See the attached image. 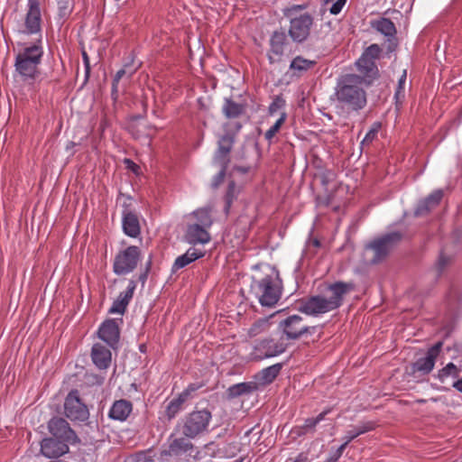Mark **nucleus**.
<instances>
[{
    "label": "nucleus",
    "instance_id": "nucleus-1",
    "mask_svg": "<svg viewBox=\"0 0 462 462\" xmlns=\"http://www.w3.org/2000/svg\"><path fill=\"white\" fill-rule=\"evenodd\" d=\"M365 79L357 74L341 76L336 84L332 100L337 109L347 116L357 115L367 105Z\"/></svg>",
    "mask_w": 462,
    "mask_h": 462
},
{
    "label": "nucleus",
    "instance_id": "nucleus-2",
    "mask_svg": "<svg viewBox=\"0 0 462 462\" xmlns=\"http://www.w3.org/2000/svg\"><path fill=\"white\" fill-rule=\"evenodd\" d=\"M44 54L42 38L24 45L15 56L14 70L23 82L32 84L40 76V65Z\"/></svg>",
    "mask_w": 462,
    "mask_h": 462
},
{
    "label": "nucleus",
    "instance_id": "nucleus-3",
    "mask_svg": "<svg viewBox=\"0 0 462 462\" xmlns=\"http://www.w3.org/2000/svg\"><path fill=\"white\" fill-rule=\"evenodd\" d=\"M282 281L275 268H270L269 273L260 278L254 277L250 285V294L263 307H274L282 293Z\"/></svg>",
    "mask_w": 462,
    "mask_h": 462
},
{
    "label": "nucleus",
    "instance_id": "nucleus-4",
    "mask_svg": "<svg viewBox=\"0 0 462 462\" xmlns=\"http://www.w3.org/2000/svg\"><path fill=\"white\" fill-rule=\"evenodd\" d=\"M192 438L176 431L174 427L167 439V447L160 452V462H189L199 453L197 447L192 443Z\"/></svg>",
    "mask_w": 462,
    "mask_h": 462
},
{
    "label": "nucleus",
    "instance_id": "nucleus-5",
    "mask_svg": "<svg viewBox=\"0 0 462 462\" xmlns=\"http://www.w3.org/2000/svg\"><path fill=\"white\" fill-rule=\"evenodd\" d=\"M212 418V412L207 408L193 410L178 421L176 431L194 439L200 438L209 431Z\"/></svg>",
    "mask_w": 462,
    "mask_h": 462
},
{
    "label": "nucleus",
    "instance_id": "nucleus-6",
    "mask_svg": "<svg viewBox=\"0 0 462 462\" xmlns=\"http://www.w3.org/2000/svg\"><path fill=\"white\" fill-rule=\"evenodd\" d=\"M42 0H28L26 13L17 24V32L24 35H39L42 38Z\"/></svg>",
    "mask_w": 462,
    "mask_h": 462
},
{
    "label": "nucleus",
    "instance_id": "nucleus-7",
    "mask_svg": "<svg viewBox=\"0 0 462 462\" xmlns=\"http://www.w3.org/2000/svg\"><path fill=\"white\" fill-rule=\"evenodd\" d=\"M141 249L136 245H129L120 250L115 256L113 272L116 275H125L135 270L141 260Z\"/></svg>",
    "mask_w": 462,
    "mask_h": 462
},
{
    "label": "nucleus",
    "instance_id": "nucleus-8",
    "mask_svg": "<svg viewBox=\"0 0 462 462\" xmlns=\"http://www.w3.org/2000/svg\"><path fill=\"white\" fill-rule=\"evenodd\" d=\"M278 329L288 340L299 339L304 334H313L321 328L316 326L309 327L303 322L300 315H291L279 322Z\"/></svg>",
    "mask_w": 462,
    "mask_h": 462
},
{
    "label": "nucleus",
    "instance_id": "nucleus-9",
    "mask_svg": "<svg viewBox=\"0 0 462 462\" xmlns=\"http://www.w3.org/2000/svg\"><path fill=\"white\" fill-rule=\"evenodd\" d=\"M402 234L400 232H391L369 243L366 245V249L371 250L374 253L371 262L373 263L382 262L402 241Z\"/></svg>",
    "mask_w": 462,
    "mask_h": 462
},
{
    "label": "nucleus",
    "instance_id": "nucleus-10",
    "mask_svg": "<svg viewBox=\"0 0 462 462\" xmlns=\"http://www.w3.org/2000/svg\"><path fill=\"white\" fill-rule=\"evenodd\" d=\"M442 345V342H437L427 350L425 356L420 357L415 362L411 363L407 369L408 374L415 378L429 374L435 366Z\"/></svg>",
    "mask_w": 462,
    "mask_h": 462
},
{
    "label": "nucleus",
    "instance_id": "nucleus-11",
    "mask_svg": "<svg viewBox=\"0 0 462 462\" xmlns=\"http://www.w3.org/2000/svg\"><path fill=\"white\" fill-rule=\"evenodd\" d=\"M286 349L287 344L284 343L282 338L265 337L254 344L251 355L254 360L260 361L279 356L284 353Z\"/></svg>",
    "mask_w": 462,
    "mask_h": 462
},
{
    "label": "nucleus",
    "instance_id": "nucleus-12",
    "mask_svg": "<svg viewBox=\"0 0 462 462\" xmlns=\"http://www.w3.org/2000/svg\"><path fill=\"white\" fill-rule=\"evenodd\" d=\"M64 414L72 421H86L89 417L87 405L79 397V392L71 390L64 401Z\"/></svg>",
    "mask_w": 462,
    "mask_h": 462
},
{
    "label": "nucleus",
    "instance_id": "nucleus-13",
    "mask_svg": "<svg viewBox=\"0 0 462 462\" xmlns=\"http://www.w3.org/2000/svg\"><path fill=\"white\" fill-rule=\"evenodd\" d=\"M313 25V17L309 13L301 14L291 19L289 36L296 43H302L308 40Z\"/></svg>",
    "mask_w": 462,
    "mask_h": 462
},
{
    "label": "nucleus",
    "instance_id": "nucleus-14",
    "mask_svg": "<svg viewBox=\"0 0 462 462\" xmlns=\"http://www.w3.org/2000/svg\"><path fill=\"white\" fill-rule=\"evenodd\" d=\"M270 49L267 53L271 64L282 60L286 47L290 44L287 34L284 31H274L269 40Z\"/></svg>",
    "mask_w": 462,
    "mask_h": 462
},
{
    "label": "nucleus",
    "instance_id": "nucleus-15",
    "mask_svg": "<svg viewBox=\"0 0 462 462\" xmlns=\"http://www.w3.org/2000/svg\"><path fill=\"white\" fill-rule=\"evenodd\" d=\"M298 310L301 313L310 316H318L332 310L327 298L319 295L301 300Z\"/></svg>",
    "mask_w": 462,
    "mask_h": 462
},
{
    "label": "nucleus",
    "instance_id": "nucleus-16",
    "mask_svg": "<svg viewBox=\"0 0 462 462\" xmlns=\"http://www.w3.org/2000/svg\"><path fill=\"white\" fill-rule=\"evenodd\" d=\"M98 337L111 348H116L120 337V329L115 319H106L99 327Z\"/></svg>",
    "mask_w": 462,
    "mask_h": 462
},
{
    "label": "nucleus",
    "instance_id": "nucleus-17",
    "mask_svg": "<svg viewBox=\"0 0 462 462\" xmlns=\"http://www.w3.org/2000/svg\"><path fill=\"white\" fill-rule=\"evenodd\" d=\"M69 440L57 438H46L41 442V452L46 457H59L69 452Z\"/></svg>",
    "mask_w": 462,
    "mask_h": 462
},
{
    "label": "nucleus",
    "instance_id": "nucleus-18",
    "mask_svg": "<svg viewBox=\"0 0 462 462\" xmlns=\"http://www.w3.org/2000/svg\"><path fill=\"white\" fill-rule=\"evenodd\" d=\"M328 289L331 295L327 300L330 309L334 310L342 305L344 296L355 289V284L353 282H336L330 284Z\"/></svg>",
    "mask_w": 462,
    "mask_h": 462
},
{
    "label": "nucleus",
    "instance_id": "nucleus-19",
    "mask_svg": "<svg viewBox=\"0 0 462 462\" xmlns=\"http://www.w3.org/2000/svg\"><path fill=\"white\" fill-rule=\"evenodd\" d=\"M48 429L51 435L63 440H73L77 438L68 421L61 417H54L50 420Z\"/></svg>",
    "mask_w": 462,
    "mask_h": 462
},
{
    "label": "nucleus",
    "instance_id": "nucleus-20",
    "mask_svg": "<svg viewBox=\"0 0 462 462\" xmlns=\"http://www.w3.org/2000/svg\"><path fill=\"white\" fill-rule=\"evenodd\" d=\"M332 411L331 408H327L323 411H321L319 414H318L316 417H310L304 420V422L302 425H297L294 426L291 433L296 437L300 438L308 434H314L316 432V427L317 425L325 420V417L330 413Z\"/></svg>",
    "mask_w": 462,
    "mask_h": 462
},
{
    "label": "nucleus",
    "instance_id": "nucleus-21",
    "mask_svg": "<svg viewBox=\"0 0 462 462\" xmlns=\"http://www.w3.org/2000/svg\"><path fill=\"white\" fill-rule=\"evenodd\" d=\"M109 346L101 343H96L91 348V359L94 365L100 370L107 369L112 361V353Z\"/></svg>",
    "mask_w": 462,
    "mask_h": 462
},
{
    "label": "nucleus",
    "instance_id": "nucleus-22",
    "mask_svg": "<svg viewBox=\"0 0 462 462\" xmlns=\"http://www.w3.org/2000/svg\"><path fill=\"white\" fill-rule=\"evenodd\" d=\"M122 227L124 233L130 237L136 238L141 234V226L137 214L126 207L122 212Z\"/></svg>",
    "mask_w": 462,
    "mask_h": 462
},
{
    "label": "nucleus",
    "instance_id": "nucleus-23",
    "mask_svg": "<svg viewBox=\"0 0 462 462\" xmlns=\"http://www.w3.org/2000/svg\"><path fill=\"white\" fill-rule=\"evenodd\" d=\"M184 238L187 243L195 245L198 244H208L211 236L208 232V228L199 224H190L187 226Z\"/></svg>",
    "mask_w": 462,
    "mask_h": 462
},
{
    "label": "nucleus",
    "instance_id": "nucleus-24",
    "mask_svg": "<svg viewBox=\"0 0 462 462\" xmlns=\"http://www.w3.org/2000/svg\"><path fill=\"white\" fill-rule=\"evenodd\" d=\"M358 71L361 73L360 78L365 79V84L371 86L373 81L378 78L379 70L374 60L361 56L356 62Z\"/></svg>",
    "mask_w": 462,
    "mask_h": 462
},
{
    "label": "nucleus",
    "instance_id": "nucleus-25",
    "mask_svg": "<svg viewBox=\"0 0 462 462\" xmlns=\"http://www.w3.org/2000/svg\"><path fill=\"white\" fill-rule=\"evenodd\" d=\"M136 286V282L134 280H130L126 290L120 292L117 299L114 300L111 308L109 309V313L124 314L134 296Z\"/></svg>",
    "mask_w": 462,
    "mask_h": 462
},
{
    "label": "nucleus",
    "instance_id": "nucleus-26",
    "mask_svg": "<svg viewBox=\"0 0 462 462\" xmlns=\"http://www.w3.org/2000/svg\"><path fill=\"white\" fill-rule=\"evenodd\" d=\"M442 198L443 191L441 189L434 190L427 198L419 202L415 208L414 215L420 217L429 214L433 208L439 206Z\"/></svg>",
    "mask_w": 462,
    "mask_h": 462
},
{
    "label": "nucleus",
    "instance_id": "nucleus-27",
    "mask_svg": "<svg viewBox=\"0 0 462 462\" xmlns=\"http://www.w3.org/2000/svg\"><path fill=\"white\" fill-rule=\"evenodd\" d=\"M372 28L375 29L377 32L383 34L388 38V41L394 47L397 45L396 43V33L397 30L395 24L389 18L382 17L378 20L371 21Z\"/></svg>",
    "mask_w": 462,
    "mask_h": 462
},
{
    "label": "nucleus",
    "instance_id": "nucleus-28",
    "mask_svg": "<svg viewBox=\"0 0 462 462\" xmlns=\"http://www.w3.org/2000/svg\"><path fill=\"white\" fill-rule=\"evenodd\" d=\"M133 410V404L130 401L120 399L116 401L111 406L108 416L110 419L119 421H125Z\"/></svg>",
    "mask_w": 462,
    "mask_h": 462
},
{
    "label": "nucleus",
    "instance_id": "nucleus-29",
    "mask_svg": "<svg viewBox=\"0 0 462 462\" xmlns=\"http://www.w3.org/2000/svg\"><path fill=\"white\" fill-rule=\"evenodd\" d=\"M204 254L205 253L201 250L196 248H189L185 254L178 256L175 259L171 271L175 273L178 270L186 267L194 261L203 257Z\"/></svg>",
    "mask_w": 462,
    "mask_h": 462
},
{
    "label": "nucleus",
    "instance_id": "nucleus-30",
    "mask_svg": "<svg viewBox=\"0 0 462 462\" xmlns=\"http://www.w3.org/2000/svg\"><path fill=\"white\" fill-rule=\"evenodd\" d=\"M258 389L257 383L245 382L229 386L226 392V398L233 400L243 395L250 394Z\"/></svg>",
    "mask_w": 462,
    "mask_h": 462
},
{
    "label": "nucleus",
    "instance_id": "nucleus-31",
    "mask_svg": "<svg viewBox=\"0 0 462 462\" xmlns=\"http://www.w3.org/2000/svg\"><path fill=\"white\" fill-rule=\"evenodd\" d=\"M246 105L244 103H237L232 98H225L222 106V113L228 119L238 118L245 113Z\"/></svg>",
    "mask_w": 462,
    "mask_h": 462
},
{
    "label": "nucleus",
    "instance_id": "nucleus-32",
    "mask_svg": "<svg viewBox=\"0 0 462 462\" xmlns=\"http://www.w3.org/2000/svg\"><path fill=\"white\" fill-rule=\"evenodd\" d=\"M282 369L281 364H275L271 366H268L266 368H263L261 370L257 375L256 379L262 383L263 385L270 384L272 383L275 378L280 374V371Z\"/></svg>",
    "mask_w": 462,
    "mask_h": 462
},
{
    "label": "nucleus",
    "instance_id": "nucleus-33",
    "mask_svg": "<svg viewBox=\"0 0 462 462\" xmlns=\"http://www.w3.org/2000/svg\"><path fill=\"white\" fill-rule=\"evenodd\" d=\"M317 64L316 60H308L303 58L302 56H296L290 64V69L293 71L294 74L301 75L304 72L311 69Z\"/></svg>",
    "mask_w": 462,
    "mask_h": 462
},
{
    "label": "nucleus",
    "instance_id": "nucleus-34",
    "mask_svg": "<svg viewBox=\"0 0 462 462\" xmlns=\"http://www.w3.org/2000/svg\"><path fill=\"white\" fill-rule=\"evenodd\" d=\"M375 423L373 421H366L364 423H361L360 425H357L354 427L352 430H348L345 437L343 438L344 442L347 445L354 440L358 436L365 434L368 431H371L374 430Z\"/></svg>",
    "mask_w": 462,
    "mask_h": 462
},
{
    "label": "nucleus",
    "instance_id": "nucleus-35",
    "mask_svg": "<svg viewBox=\"0 0 462 462\" xmlns=\"http://www.w3.org/2000/svg\"><path fill=\"white\" fill-rule=\"evenodd\" d=\"M241 189L237 187L234 180L229 181L226 194L224 196L225 207L224 212L228 215L233 202L237 199L240 194Z\"/></svg>",
    "mask_w": 462,
    "mask_h": 462
},
{
    "label": "nucleus",
    "instance_id": "nucleus-36",
    "mask_svg": "<svg viewBox=\"0 0 462 462\" xmlns=\"http://www.w3.org/2000/svg\"><path fill=\"white\" fill-rule=\"evenodd\" d=\"M186 402V401L181 398L179 394L177 397L171 400L164 411V416L168 420H171L174 419L179 412L183 409V405Z\"/></svg>",
    "mask_w": 462,
    "mask_h": 462
},
{
    "label": "nucleus",
    "instance_id": "nucleus-37",
    "mask_svg": "<svg viewBox=\"0 0 462 462\" xmlns=\"http://www.w3.org/2000/svg\"><path fill=\"white\" fill-rule=\"evenodd\" d=\"M269 318H261L255 320L247 331V335L250 337H254L268 331L270 328Z\"/></svg>",
    "mask_w": 462,
    "mask_h": 462
},
{
    "label": "nucleus",
    "instance_id": "nucleus-38",
    "mask_svg": "<svg viewBox=\"0 0 462 462\" xmlns=\"http://www.w3.org/2000/svg\"><path fill=\"white\" fill-rule=\"evenodd\" d=\"M210 212V208H199L194 211L193 214L198 220L197 224L203 226V227L209 228L213 224Z\"/></svg>",
    "mask_w": 462,
    "mask_h": 462
},
{
    "label": "nucleus",
    "instance_id": "nucleus-39",
    "mask_svg": "<svg viewBox=\"0 0 462 462\" xmlns=\"http://www.w3.org/2000/svg\"><path fill=\"white\" fill-rule=\"evenodd\" d=\"M460 370L457 367V365H455L453 363H448L446 366L439 370L437 378L440 382H444L449 376L458 378Z\"/></svg>",
    "mask_w": 462,
    "mask_h": 462
},
{
    "label": "nucleus",
    "instance_id": "nucleus-40",
    "mask_svg": "<svg viewBox=\"0 0 462 462\" xmlns=\"http://www.w3.org/2000/svg\"><path fill=\"white\" fill-rule=\"evenodd\" d=\"M74 7L73 0H59L58 1V16L60 20L65 21L72 13Z\"/></svg>",
    "mask_w": 462,
    "mask_h": 462
},
{
    "label": "nucleus",
    "instance_id": "nucleus-41",
    "mask_svg": "<svg viewBox=\"0 0 462 462\" xmlns=\"http://www.w3.org/2000/svg\"><path fill=\"white\" fill-rule=\"evenodd\" d=\"M235 143V137L233 134L227 133L222 135L217 142V149L218 151L227 152L230 154L233 145Z\"/></svg>",
    "mask_w": 462,
    "mask_h": 462
},
{
    "label": "nucleus",
    "instance_id": "nucleus-42",
    "mask_svg": "<svg viewBox=\"0 0 462 462\" xmlns=\"http://www.w3.org/2000/svg\"><path fill=\"white\" fill-rule=\"evenodd\" d=\"M381 127H382L381 122H378V121L374 122L373 125H371V128L369 129V131L366 133L364 139L362 140L361 145L365 146V145L371 144L373 143V141L377 137V134L380 131Z\"/></svg>",
    "mask_w": 462,
    "mask_h": 462
},
{
    "label": "nucleus",
    "instance_id": "nucleus-43",
    "mask_svg": "<svg viewBox=\"0 0 462 462\" xmlns=\"http://www.w3.org/2000/svg\"><path fill=\"white\" fill-rule=\"evenodd\" d=\"M213 163L220 169H227L230 163V154L217 150L213 157Z\"/></svg>",
    "mask_w": 462,
    "mask_h": 462
},
{
    "label": "nucleus",
    "instance_id": "nucleus-44",
    "mask_svg": "<svg viewBox=\"0 0 462 462\" xmlns=\"http://www.w3.org/2000/svg\"><path fill=\"white\" fill-rule=\"evenodd\" d=\"M127 73V70L125 68H122L119 69L112 81V88H111V97L116 102L118 99V84L120 79Z\"/></svg>",
    "mask_w": 462,
    "mask_h": 462
},
{
    "label": "nucleus",
    "instance_id": "nucleus-45",
    "mask_svg": "<svg viewBox=\"0 0 462 462\" xmlns=\"http://www.w3.org/2000/svg\"><path fill=\"white\" fill-rule=\"evenodd\" d=\"M285 99L282 95L275 96L268 107V113L270 116H273L278 110L285 106Z\"/></svg>",
    "mask_w": 462,
    "mask_h": 462
},
{
    "label": "nucleus",
    "instance_id": "nucleus-46",
    "mask_svg": "<svg viewBox=\"0 0 462 462\" xmlns=\"http://www.w3.org/2000/svg\"><path fill=\"white\" fill-rule=\"evenodd\" d=\"M203 383H189L179 395L186 402L191 397L192 393L200 389Z\"/></svg>",
    "mask_w": 462,
    "mask_h": 462
},
{
    "label": "nucleus",
    "instance_id": "nucleus-47",
    "mask_svg": "<svg viewBox=\"0 0 462 462\" xmlns=\"http://www.w3.org/2000/svg\"><path fill=\"white\" fill-rule=\"evenodd\" d=\"M381 49L377 44H371L363 52L362 56L374 60L379 58Z\"/></svg>",
    "mask_w": 462,
    "mask_h": 462
},
{
    "label": "nucleus",
    "instance_id": "nucleus-48",
    "mask_svg": "<svg viewBox=\"0 0 462 462\" xmlns=\"http://www.w3.org/2000/svg\"><path fill=\"white\" fill-rule=\"evenodd\" d=\"M406 81V70H403L402 75L399 79L398 85L395 90L394 97L397 101L404 97V85Z\"/></svg>",
    "mask_w": 462,
    "mask_h": 462
},
{
    "label": "nucleus",
    "instance_id": "nucleus-49",
    "mask_svg": "<svg viewBox=\"0 0 462 462\" xmlns=\"http://www.w3.org/2000/svg\"><path fill=\"white\" fill-rule=\"evenodd\" d=\"M449 263V258L440 254L436 264L437 273L439 275Z\"/></svg>",
    "mask_w": 462,
    "mask_h": 462
},
{
    "label": "nucleus",
    "instance_id": "nucleus-50",
    "mask_svg": "<svg viewBox=\"0 0 462 462\" xmlns=\"http://www.w3.org/2000/svg\"><path fill=\"white\" fill-rule=\"evenodd\" d=\"M227 169H220L218 173L213 178L212 186L217 188L225 180Z\"/></svg>",
    "mask_w": 462,
    "mask_h": 462
},
{
    "label": "nucleus",
    "instance_id": "nucleus-51",
    "mask_svg": "<svg viewBox=\"0 0 462 462\" xmlns=\"http://www.w3.org/2000/svg\"><path fill=\"white\" fill-rule=\"evenodd\" d=\"M347 447L346 443H343L328 458V462H336L342 456L344 450Z\"/></svg>",
    "mask_w": 462,
    "mask_h": 462
},
{
    "label": "nucleus",
    "instance_id": "nucleus-52",
    "mask_svg": "<svg viewBox=\"0 0 462 462\" xmlns=\"http://www.w3.org/2000/svg\"><path fill=\"white\" fill-rule=\"evenodd\" d=\"M286 118H287V114L285 112H282L281 114V116L280 118L274 123V125L273 126H271L270 128L278 133L280 128L282 127V125L284 124V122L286 121Z\"/></svg>",
    "mask_w": 462,
    "mask_h": 462
},
{
    "label": "nucleus",
    "instance_id": "nucleus-53",
    "mask_svg": "<svg viewBox=\"0 0 462 462\" xmlns=\"http://www.w3.org/2000/svg\"><path fill=\"white\" fill-rule=\"evenodd\" d=\"M334 177H335V174L330 171H327L323 172L320 176L321 184L323 186H327L328 184V182L334 179Z\"/></svg>",
    "mask_w": 462,
    "mask_h": 462
},
{
    "label": "nucleus",
    "instance_id": "nucleus-54",
    "mask_svg": "<svg viewBox=\"0 0 462 462\" xmlns=\"http://www.w3.org/2000/svg\"><path fill=\"white\" fill-rule=\"evenodd\" d=\"M344 5H343L341 2H339L337 0L330 7V9H329L330 14H338L341 12V10H342Z\"/></svg>",
    "mask_w": 462,
    "mask_h": 462
},
{
    "label": "nucleus",
    "instance_id": "nucleus-55",
    "mask_svg": "<svg viewBox=\"0 0 462 462\" xmlns=\"http://www.w3.org/2000/svg\"><path fill=\"white\" fill-rule=\"evenodd\" d=\"M124 162L128 170L132 171L134 173L138 172V170L140 169V167L136 163H134L132 160L125 159Z\"/></svg>",
    "mask_w": 462,
    "mask_h": 462
},
{
    "label": "nucleus",
    "instance_id": "nucleus-56",
    "mask_svg": "<svg viewBox=\"0 0 462 462\" xmlns=\"http://www.w3.org/2000/svg\"><path fill=\"white\" fill-rule=\"evenodd\" d=\"M82 57H83V61H84V65L86 68V74L88 76L90 71L89 59H88V54L85 51H83Z\"/></svg>",
    "mask_w": 462,
    "mask_h": 462
},
{
    "label": "nucleus",
    "instance_id": "nucleus-57",
    "mask_svg": "<svg viewBox=\"0 0 462 462\" xmlns=\"http://www.w3.org/2000/svg\"><path fill=\"white\" fill-rule=\"evenodd\" d=\"M277 133L273 131L271 128L268 129L265 134H264V138L269 142L271 143L273 138L275 136Z\"/></svg>",
    "mask_w": 462,
    "mask_h": 462
},
{
    "label": "nucleus",
    "instance_id": "nucleus-58",
    "mask_svg": "<svg viewBox=\"0 0 462 462\" xmlns=\"http://www.w3.org/2000/svg\"><path fill=\"white\" fill-rule=\"evenodd\" d=\"M148 275H149V273L147 271H144L143 273H140L139 277H138V281L143 284L144 285V283L146 282L147 281V278H148Z\"/></svg>",
    "mask_w": 462,
    "mask_h": 462
},
{
    "label": "nucleus",
    "instance_id": "nucleus-59",
    "mask_svg": "<svg viewBox=\"0 0 462 462\" xmlns=\"http://www.w3.org/2000/svg\"><path fill=\"white\" fill-rule=\"evenodd\" d=\"M152 255H150L148 261L145 263L144 271H147L148 273H150V271L152 269Z\"/></svg>",
    "mask_w": 462,
    "mask_h": 462
},
{
    "label": "nucleus",
    "instance_id": "nucleus-60",
    "mask_svg": "<svg viewBox=\"0 0 462 462\" xmlns=\"http://www.w3.org/2000/svg\"><path fill=\"white\" fill-rule=\"evenodd\" d=\"M453 387L456 388L458 392L462 393V379H458L453 383Z\"/></svg>",
    "mask_w": 462,
    "mask_h": 462
},
{
    "label": "nucleus",
    "instance_id": "nucleus-61",
    "mask_svg": "<svg viewBox=\"0 0 462 462\" xmlns=\"http://www.w3.org/2000/svg\"><path fill=\"white\" fill-rule=\"evenodd\" d=\"M234 170L236 171H239L241 173H247L248 171H249V168L247 167H243V166H235L234 167Z\"/></svg>",
    "mask_w": 462,
    "mask_h": 462
},
{
    "label": "nucleus",
    "instance_id": "nucleus-62",
    "mask_svg": "<svg viewBox=\"0 0 462 462\" xmlns=\"http://www.w3.org/2000/svg\"><path fill=\"white\" fill-rule=\"evenodd\" d=\"M138 462H155V460L150 457H145Z\"/></svg>",
    "mask_w": 462,
    "mask_h": 462
},
{
    "label": "nucleus",
    "instance_id": "nucleus-63",
    "mask_svg": "<svg viewBox=\"0 0 462 462\" xmlns=\"http://www.w3.org/2000/svg\"><path fill=\"white\" fill-rule=\"evenodd\" d=\"M313 245H314L316 247H319V246L320 245V243H319V240L315 239V240L313 241Z\"/></svg>",
    "mask_w": 462,
    "mask_h": 462
},
{
    "label": "nucleus",
    "instance_id": "nucleus-64",
    "mask_svg": "<svg viewBox=\"0 0 462 462\" xmlns=\"http://www.w3.org/2000/svg\"><path fill=\"white\" fill-rule=\"evenodd\" d=\"M293 462H301L300 458H297L295 461Z\"/></svg>",
    "mask_w": 462,
    "mask_h": 462
}]
</instances>
